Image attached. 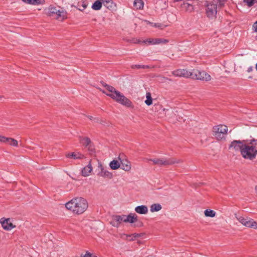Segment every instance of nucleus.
Masks as SVG:
<instances>
[{
  "mask_svg": "<svg viewBox=\"0 0 257 257\" xmlns=\"http://www.w3.org/2000/svg\"><path fill=\"white\" fill-rule=\"evenodd\" d=\"M172 74L176 77L184 78L190 77L192 79L208 81L211 80V77L209 74L204 71L194 70L189 71L186 69H177L172 72Z\"/></svg>",
  "mask_w": 257,
  "mask_h": 257,
  "instance_id": "f257e3e1",
  "label": "nucleus"
},
{
  "mask_svg": "<svg viewBox=\"0 0 257 257\" xmlns=\"http://www.w3.org/2000/svg\"><path fill=\"white\" fill-rule=\"evenodd\" d=\"M65 207L73 213L80 214L87 209L88 203L85 199L82 197H77L66 203Z\"/></svg>",
  "mask_w": 257,
  "mask_h": 257,
  "instance_id": "f03ea898",
  "label": "nucleus"
},
{
  "mask_svg": "<svg viewBox=\"0 0 257 257\" xmlns=\"http://www.w3.org/2000/svg\"><path fill=\"white\" fill-rule=\"evenodd\" d=\"M241 154L244 158L252 160L255 157L257 154V150L252 144H245L243 148L241 149Z\"/></svg>",
  "mask_w": 257,
  "mask_h": 257,
  "instance_id": "7ed1b4c3",
  "label": "nucleus"
},
{
  "mask_svg": "<svg viewBox=\"0 0 257 257\" xmlns=\"http://www.w3.org/2000/svg\"><path fill=\"white\" fill-rule=\"evenodd\" d=\"M236 219L243 226L254 229H257V222L248 216L235 214Z\"/></svg>",
  "mask_w": 257,
  "mask_h": 257,
  "instance_id": "20e7f679",
  "label": "nucleus"
},
{
  "mask_svg": "<svg viewBox=\"0 0 257 257\" xmlns=\"http://www.w3.org/2000/svg\"><path fill=\"white\" fill-rule=\"evenodd\" d=\"M213 131L214 136L218 140L225 139V136L227 133V126L225 125H218L213 127Z\"/></svg>",
  "mask_w": 257,
  "mask_h": 257,
  "instance_id": "39448f33",
  "label": "nucleus"
},
{
  "mask_svg": "<svg viewBox=\"0 0 257 257\" xmlns=\"http://www.w3.org/2000/svg\"><path fill=\"white\" fill-rule=\"evenodd\" d=\"M244 144V141L235 140L230 143L229 149L232 152L240 151L241 154V149L243 148Z\"/></svg>",
  "mask_w": 257,
  "mask_h": 257,
  "instance_id": "423d86ee",
  "label": "nucleus"
},
{
  "mask_svg": "<svg viewBox=\"0 0 257 257\" xmlns=\"http://www.w3.org/2000/svg\"><path fill=\"white\" fill-rule=\"evenodd\" d=\"M206 15L209 19H213L216 17L217 13V6L213 4H209L207 6L206 10Z\"/></svg>",
  "mask_w": 257,
  "mask_h": 257,
  "instance_id": "0eeeda50",
  "label": "nucleus"
},
{
  "mask_svg": "<svg viewBox=\"0 0 257 257\" xmlns=\"http://www.w3.org/2000/svg\"><path fill=\"white\" fill-rule=\"evenodd\" d=\"M0 223L1 224L3 229L5 230H11L16 227V226L11 221V219L10 218H2L0 219Z\"/></svg>",
  "mask_w": 257,
  "mask_h": 257,
  "instance_id": "6e6552de",
  "label": "nucleus"
},
{
  "mask_svg": "<svg viewBox=\"0 0 257 257\" xmlns=\"http://www.w3.org/2000/svg\"><path fill=\"white\" fill-rule=\"evenodd\" d=\"M103 86L105 88L106 90L110 92V94L105 92V93L108 96H113L115 95V96H124L123 95H121L118 91L116 90L113 87L108 85L105 83H102Z\"/></svg>",
  "mask_w": 257,
  "mask_h": 257,
  "instance_id": "1a4fd4ad",
  "label": "nucleus"
},
{
  "mask_svg": "<svg viewBox=\"0 0 257 257\" xmlns=\"http://www.w3.org/2000/svg\"><path fill=\"white\" fill-rule=\"evenodd\" d=\"M124 215L113 216L110 224L114 227H118L122 222H124Z\"/></svg>",
  "mask_w": 257,
  "mask_h": 257,
  "instance_id": "9d476101",
  "label": "nucleus"
},
{
  "mask_svg": "<svg viewBox=\"0 0 257 257\" xmlns=\"http://www.w3.org/2000/svg\"><path fill=\"white\" fill-rule=\"evenodd\" d=\"M98 168L100 171L98 173V175L108 179H111L113 177L112 173L105 169L102 164L99 163Z\"/></svg>",
  "mask_w": 257,
  "mask_h": 257,
  "instance_id": "9b49d317",
  "label": "nucleus"
},
{
  "mask_svg": "<svg viewBox=\"0 0 257 257\" xmlns=\"http://www.w3.org/2000/svg\"><path fill=\"white\" fill-rule=\"evenodd\" d=\"M80 143L84 146L91 152L93 153L94 148L92 146L90 140L88 138H80Z\"/></svg>",
  "mask_w": 257,
  "mask_h": 257,
  "instance_id": "f8f14e48",
  "label": "nucleus"
},
{
  "mask_svg": "<svg viewBox=\"0 0 257 257\" xmlns=\"http://www.w3.org/2000/svg\"><path fill=\"white\" fill-rule=\"evenodd\" d=\"M144 43H148L149 45H158L161 43H167L168 42V40L164 39H148L146 40L143 41Z\"/></svg>",
  "mask_w": 257,
  "mask_h": 257,
  "instance_id": "ddd939ff",
  "label": "nucleus"
},
{
  "mask_svg": "<svg viewBox=\"0 0 257 257\" xmlns=\"http://www.w3.org/2000/svg\"><path fill=\"white\" fill-rule=\"evenodd\" d=\"M67 13L66 11L58 8L57 13L55 14L54 17L59 21H62L67 18Z\"/></svg>",
  "mask_w": 257,
  "mask_h": 257,
  "instance_id": "4468645a",
  "label": "nucleus"
},
{
  "mask_svg": "<svg viewBox=\"0 0 257 257\" xmlns=\"http://www.w3.org/2000/svg\"><path fill=\"white\" fill-rule=\"evenodd\" d=\"M116 102L126 107L132 106V102L127 97H112Z\"/></svg>",
  "mask_w": 257,
  "mask_h": 257,
  "instance_id": "2eb2a0df",
  "label": "nucleus"
},
{
  "mask_svg": "<svg viewBox=\"0 0 257 257\" xmlns=\"http://www.w3.org/2000/svg\"><path fill=\"white\" fill-rule=\"evenodd\" d=\"M131 163L126 159L120 160V168L125 171H130L131 170Z\"/></svg>",
  "mask_w": 257,
  "mask_h": 257,
  "instance_id": "dca6fc26",
  "label": "nucleus"
},
{
  "mask_svg": "<svg viewBox=\"0 0 257 257\" xmlns=\"http://www.w3.org/2000/svg\"><path fill=\"white\" fill-rule=\"evenodd\" d=\"M92 166L91 164V161L89 162V164L84 167L81 171V175L84 177H87L90 175L92 171Z\"/></svg>",
  "mask_w": 257,
  "mask_h": 257,
  "instance_id": "f3484780",
  "label": "nucleus"
},
{
  "mask_svg": "<svg viewBox=\"0 0 257 257\" xmlns=\"http://www.w3.org/2000/svg\"><path fill=\"white\" fill-rule=\"evenodd\" d=\"M149 160L153 162V164L155 165H158L159 166H168L167 158H157L154 159H149Z\"/></svg>",
  "mask_w": 257,
  "mask_h": 257,
  "instance_id": "a211bd4d",
  "label": "nucleus"
},
{
  "mask_svg": "<svg viewBox=\"0 0 257 257\" xmlns=\"http://www.w3.org/2000/svg\"><path fill=\"white\" fill-rule=\"evenodd\" d=\"M58 7H54L53 6H50L48 8L45 9L44 11L46 15L49 16L53 17L55 14L57 13V10Z\"/></svg>",
  "mask_w": 257,
  "mask_h": 257,
  "instance_id": "6ab92c4d",
  "label": "nucleus"
},
{
  "mask_svg": "<svg viewBox=\"0 0 257 257\" xmlns=\"http://www.w3.org/2000/svg\"><path fill=\"white\" fill-rule=\"evenodd\" d=\"M190 1L183 2L180 6L183 11L191 12L193 10V6L192 4L189 3Z\"/></svg>",
  "mask_w": 257,
  "mask_h": 257,
  "instance_id": "aec40b11",
  "label": "nucleus"
},
{
  "mask_svg": "<svg viewBox=\"0 0 257 257\" xmlns=\"http://www.w3.org/2000/svg\"><path fill=\"white\" fill-rule=\"evenodd\" d=\"M124 222L134 223L137 220V216L135 213H130L128 215H124Z\"/></svg>",
  "mask_w": 257,
  "mask_h": 257,
  "instance_id": "412c9836",
  "label": "nucleus"
},
{
  "mask_svg": "<svg viewBox=\"0 0 257 257\" xmlns=\"http://www.w3.org/2000/svg\"><path fill=\"white\" fill-rule=\"evenodd\" d=\"M66 157L74 159H82L85 158L84 156L79 152L68 153L66 155Z\"/></svg>",
  "mask_w": 257,
  "mask_h": 257,
  "instance_id": "4be33fe9",
  "label": "nucleus"
},
{
  "mask_svg": "<svg viewBox=\"0 0 257 257\" xmlns=\"http://www.w3.org/2000/svg\"><path fill=\"white\" fill-rule=\"evenodd\" d=\"M135 211L140 214H146L148 212V207L145 205L137 206L135 209Z\"/></svg>",
  "mask_w": 257,
  "mask_h": 257,
  "instance_id": "5701e85b",
  "label": "nucleus"
},
{
  "mask_svg": "<svg viewBox=\"0 0 257 257\" xmlns=\"http://www.w3.org/2000/svg\"><path fill=\"white\" fill-rule=\"evenodd\" d=\"M24 3L32 5H44L45 3V0H22Z\"/></svg>",
  "mask_w": 257,
  "mask_h": 257,
  "instance_id": "b1692460",
  "label": "nucleus"
},
{
  "mask_svg": "<svg viewBox=\"0 0 257 257\" xmlns=\"http://www.w3.org/2000/svg\"><path fill=\"white\" fill-rule=\"evenodd\" d=\"M109 167L112 170H116L120 167V163L117 160H113L109 163Z\"/></svg>",
  "mask_w": 257,
  "mask_h": 257,
  "instance_id": "393cba45",
  "label": "nucleus"
},
{
  "mask_svg": "<svg viewBox=\"0 0 257 257\" xmlns=\"http://www.w3.org/2000/svg\"><path fill=\"white\" fill-rule=\"evenodd\" d=\"M144 23H146L147 25H150L152 27L159 28L161 29H163L166 26V25H164L161 23H151L147 20L144 21Z\"/></svg>",
  "mask_w": 257,
  "mask_h": 257,
  "instance_id": "a878e982",
  "label": "nucleus"
},
{
  "mask_svg": "<svg viewBox=\"0 0 257 257\" xmlns=\"http://www.w3.org/2000/svg\"><path fill=\"white\" fill-rule=\"evenodd\" d=\"M162 206L159 203H155L150 206V211L152 212H157L161 210Z\"/></svg>",
  "mask_w": 257,
  "mask_h": 257,
  "instance_id": "bb28decb",
  "label": "nucleus"
},
{
  "mask_svg": "<svg viewBox=\"0 0 257 257\" xmlns=\"http://www.w3.org/2000/svg\"><path fill=\"white\" fill-rule=\"evenodd\" d=\"M144 5V2L142 0H135L134 2V6L136 9H143Z\"/></svg>",
  "mask_w": 257,
  "mask_h": 257,
  "instance_id": "cd10ccee",
  "label": "nucleus"
},
{
  "mask_svg": "<svg viewBox=\"0 0 257 257\" xmlns=\"http://www.w3.org/2000/svg\"><path fill=\"white\" fill-rule=\"evenodd\" d=\"M167 162L168 165H171L175 164H179L182 162V160L176 158H167Z\"/></svg>",
  "mask_w": 257,
  "mask_h": 257,
  "instance_id": "c85d7f7f",
  "label": "nucleus"
},
{
  "mask_svg": "<svg viewBox=\"0 0 257 257\" xmlns=\"http://www.w3.org/2000/svg\"><path fill=\"white\" fill-rule=\"evenodd\" d=\"M6 144L15 147H18L19 145L18 142L16 140L12 138H8Z\"/></svg>",
  "mask_w": 257,
  "mask_h": 257,
  "instance_id": "c756f323",
  "label": "nucleus"
},
{
  "mask_svg": "<svg viewBox=\"0 0 257 257\" xmlns=\"http://www.w3.org/2000/svg\"><path fill=\"white\" fill-rule=\"evenodd\" d=\"M102 7V2L99 0L96 1L92 6V9L94 10H99Z\"/></svg>",
  "mask_w": 257,
  "mask_h": 257,
  "instance_id": "7c9ffc66",
  "label": "nucleus"
},
{
  "mask_svg": "<svg viewBox=\"0 0 257 257\" xmlns=\"http://www.w3.org/2000/svg\"><path fill=\"white\" fill-rule=\"evenodd\" d=\"M216 212L213 210L206 209L204 211V215L206 217H214L216 215Z\"/></svg>",
  "mask_w": 257,
  "mask_h": 257,
  "instance_id": "2f4dec72",
  "label": "nucleus"
},
{
  "mask_svg": "<svg viewBox=\"0 0 257 257\" xmlns=\"http://www.w3.org/2000/svg\"><path fill=\"white\" fill-rule=\"evenodd\" d=\"M121 237L123 239H126V240H128L130 241L134 240L135 239V238H134V237H133V234L127 235V234H123V235H122Z\"/></svg>",
  "mask_w": 257,
  "mask_h": 257,
  "instance_id": "473e14b6",
  "label": "nucleus"
},
{
  "mask_svg": "<svg viewBox=\"0 0 257 257\" xmlns=\"http://www.w3.org/2000/svg\"><path fill=\"white\" fill-rule=\"evenodd\" d=\"M132 68L133 69H140V68H149L148 65H132Z\"/></svg>",
  "mask_w": 257,
  "mask_h": 257,
  "instance_id": "72a5a7b5",
  "label": "nucleus"
},
{
  "mask_svg": "<svg viewBox=\"0 0 257 257\" xmlns=\"http://www.w3.org/2000/svg\"><path fill=\"white\" fill-rule=\"evenodd\" d=\"M87 5L86 3L83 2L81 6H80L79 5L78 6V9L79 11H83L87 7Z\"/></svg>",
  "mask_w": 257,
  "mask_h": 257,
  "instance_id": "f704fd0d",
  "label": "nucleus"
},
{
  "mask_svg": "<svg viewBox=\"0 0 257 257\" xmlns=\"http://www.w3.org/2000/svg\"><path fill=\"white\" fill-rule=\"evenodd\" d=\"M80 257H97L95 255H93L92 253L88 251H86L85 254L83 255H81Z\"/></svg>",
  "mask_w": 257,
  "mask_h": 257,
  "instance_id": "c9c22d12",
  "label": "nucleus"
},
{
  "mask_svg": "<svg viewBox=\"0 0 257 257\" xmlns=\"http://www.w3.org/2000/svg\"><path fill=\"white\" fill-rule=\"evenodd\" d=\"M145 103L148 105H150L152 104V97H147Z\"/></svg>",
  "mask_w": 257,
  "mask_h": 257,
  "instance_id": "e433bc0d",
  "label": "nucleus"
},
{
  "mask_svg": "<svg viewBox=\"0 0 257 257\" xmlns=\"http://www.w3.org/2000/svg\"><path fill=\"white\" fill-rule=\"evenodd\" d=\"M8 138L6 137L3 136H0V142L3 143H6L7 141H8Z\"/></svg>",
  "mask_w": 257,
  "mask_h": 257,
  "instance_id": "4c0bfd02",
  "label": "nucleus"
},
{
  "mask_svg": "<svg viewBox=\"0 0 257 257\" xmlns=\"http://www.w3.org/2000/svg\"><path fill=\"white\" fill-rule=\"evenodd\" d=\"M252 29L254 32H257V21L253 24Z\"/></svg>",
  "mask_w": 257,
  "mask_h": 257,
  "instance_id": "58836bf2",
  "label": "nucleus"
},
{
  "mask_svg": "<svg viewBox=\"0 0 257 257\" xmlns=\"http://www.w3.org/2000/svg\"><path fill=\"white\" fill-rule=\"evenodd\" d=\"M245 2L247 3L249 6H252L253 4V0H245Z\"/></svg>",
  "mask_w": 257,
  "mask_h": 257,
  "instance_id": "ea45409f",
  "label": "nucleus"
},
{
  "mask_svg": "<svg viewBox=\"0 0 257 257\" xmlns=\"http://www.w3.org/2000/svg\"><path fill=\"white\" fill-rule=\"evenodd\" d=\"M142 236V234H138V233H134L133 234V237L134 238H135V239L136 238H138V237H141Z\"/></svg>",
  "mask_w": 257,
  "mask_h": 257,
  "instance_id": "a19ab883",
  "label": "nucleus"
},
{
  "mask_svg": "<svg viewBox=\"0 0 257 257\" xmlns=\"http://www.w3.org/2000/svg\"><path fill=\"white\" fill-rule=\"evenodd\" d=\"M100 118H98V117H96V118H94L93 119V121L95 122H98L99 123V121H100Z\"/></svg>",
  "mask_w": 257,
  "mask_h": 257,
  "instance_id": "79ce46f5",
  "label": "nucleus"
},
{
  "mask_svg": "<svg viewBox=\"0 0 257 257\" xmlns=\"http://www.w3.org/2000/svg\"><path fill=\"white\" fill-rule=\"evenodd\" d=\"M219 3L220 6L223 5L222 3L224 2L225 0H217Z\"/></svg>",
  "mask_w": 257,
  "mask_h": 257,
  "instance_id": "37998d69",
  "label": "nucleus"
},
{
  "mask_svg": "<svg viewBox=\"0 0 257 257\" xmlns=\"http://www.w3.org/2000/svg\"><path fill=\"white\" fill-rule=\"evenodd\" d=\"M99 123L103 125H105V121L101 119H100Z\"/></svg>",
  "mask_w": 257,
  "mask_h": 257,
  "instance_id": "c03bdc74",
  "label": "nucleus"
},
{
  "mask_svg": "<svg viewBox=\"0 0 257 257\" xmlns=\"http://www.w3.org/2000/svg\"><path fill=\"white\" fill-rule=\"evenodd\" d=\"M88 117L89 118V119H90L91 120H93V119L94 118L92 116H91V115H88Z\"/></svg>",
  "mask_w": 257,
  "mask_h": 257,
  "instance_id": "a18cd8bd",
  "label": "nucleus"
},
{
  "mask_svg": "<svg viewBox=\"0 0 257 257\" xmlns=\"http://www.w3.org/2000/svg\"><path fill=\"white\" fill-rule=\"evenodd\" d=\"M146 96H151V94L150 92H147L146 93Z\"/></svg>",
  "mask_w": 257,
  "mask_h": 257,
  "instance_id": "49530a36",
  "label": "nucleus"
},
{
  "mask_svg": "<svg viewBox=\"0 0 257 257\" xmlns=\"http://www.w3.org/2000/svg\"><path fill=\"white\" fill-rule=\"evenodd\" d=\"M136 43H144L143 42V41H141V40H138V41Z\"/></svg>",
  "mask_w": 257,
  "mask_h": 257,
  "instance_id": "de8ad7c7",
  "label": "nucleus"
},
{
  "mask_svg": "<svg viewBox=\"0 0 257 257\" xmlns=\"http://www.w3.org/2000/svg\"><path fill=\"white\" fill-rule=\"evenodd\" d=\"M252 70V68L251 67H250L248 69V72H250Z\"/></svg>",
  "mask_w": 257,
  "mask_h": 257,
  "instance_id": "09e8293b",
  "label": "nucleus"
},
{
  "mask_svg": "<svg viewBox=\"0 0 257 257\" xmlns=\"http://www.w3.org/2000/svg\"><path fill=\"white\" fill-rule=\"evenodd\" d=\"M255 190V192L257 194V186H256Z\"/></svg>",
  "mask_w": 257,
  "mask_h": 257,
  "instance_id": "8fccbe9b",
  "label": "nucleus"
},
{
  "mask_svg": "<svg viewBox=\"0 0 257 257\" xmlns=\"http://www.w3.org/2000/svg\"><path fill=\"white\" fill-rule=\"evenodd\" d=\"M255 68H256V69L257 70V63H256V66H255Z\"/></svg>",
  "mask_w": 257,
  "mask_h": 257,
  "instance_id": "3c124183",
  "label": "nucleus"
}]
</instances>
